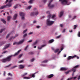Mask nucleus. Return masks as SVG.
<instances>
[{
    "label": "nucleus",
    "instance_id": "22",
    "mask_svg": "<svg viewBox=\"0 0 80 80\" xmlns=\"http://www.w3.org/2000/svg\"><path fill=\"white\" fill-rule=\"evenodd\" d=\"M20 15L22 17H24L25 16V14L23 12H21L20 13Z\"/></svg>",
    "mask_w": 80,
    "mask_h": 80
},
{
    "label": "nucleus",
    "instance_id": "46",
    "mask_svg": "<svg viewBox=\"0 0 80 80\" xmlns=\"http://www.w3.org/2000/svg\"><path fill=\"white\" fill-rule=\"evenodd\" d=\"M10 34H8L6 36V38H8L9 37V36H10Z\"/></svg>",
    "mask_w": 80,
    "mask_h": 80
},
{
    "label": "nucleus",
    "instance_id": "30",
    "mask_svg": "<svg viewBox=\"0 0 80 80\" xmlns=\"http://www.w3.org/2000/svg\"><path fill=\"white\" fill-rule=\"evenodd\" d=\"M12 79H13L12 78L10 77H8L6 78V80H12Z\"/></svg>",
    "mask_w": 80,
    "mask_h": 80
},
{
    "label": "nucleus",
    "instance_id": "24",
    "mask_svg": "<svg viewBox=\"0 0 80 80\" xmlns=\"http://www.w3.org/2000/svg\"><path fill=\"white\" fill-rule=\"evenodd\" d=\"M11 18V16H8L7 17V21H10V19Z\"/></svg>",
    "mask_w": 80,
    "mask_h": 80
},
{
    "label": "nucleus",
    "instance_id": "12",
    "mask_svg": "<svg viewBox=\"0 0 80 80\" xmlns=\"http://www.w3.org/2000/svg\"><path fill=\"white\" fill-rule=\"evenodd\" d=\"M24 67H25V66L23 65L20 64L19 65V69H23V68H24Z\"/></svg>",
    "mask_w": 80,
    "mask_h": 80
},
{
    "label": "nucleus",
    "instance_id": "2",
    "mask_svg": "<svg viewBox=\"0 0 80 80\" xmlns=\"http://www.w3.org/2000/svg\"><path fill=\"white\" fill-rule=\"evenodd\" d=\"M34 12H32L31 13L30 15L31 17L34 16H37L38 15L39 12H38V10L36 8H34L33 10Z\"/></svg>",
    "mask_w": 80,
    "mask_h": 80
},
{
    "label": "nucleus",
    "instance_id": "50",
    "mask_svg": "<svg viewBox=\"0 0 80 80\" xmlns=\"http://www.w3.org/2000/svg\"><path fill=\"white\" fill-rule=\"evenodd\" d=\"M51 17L52 15L51 14H49V16H48V18H50Z\"/></svg>",
    "mask_w": 80,
    "mask_h": 80
},
{
    "label": "nucleus",
    "instance_id": "23",
    "mask_svg": "<svg viewBox=\"0 0 80 80\" xmlns=\"http://www.w3.org/2000/svg\"><path fill=\"white\" fill-rule=\"evenodd\" d=\"M10 47V44H7L6 47H5L3 48L4 50H5V49H6V48H8V47Z\"/></svg>",
    "mask_w": 80,
    "mask_h": 80
},
{
    "label": "nucleus",
    "instance_id": "52",
    "mask_svg": "<svg viewBox=\"0 0 80 80\" xmlns=\"http://www.w3.org/2000/svg\"><path fill=\"white\" fill-rule=\"evenodd\" d=\"M12 1H13V0H10L9 1V2L8 3H9L11 4V2H12Z\"/></svg>",
    "mask_w": 80,
    "mask_h": 80
},
{
    "label": "nucleus",
    "instance_id": "25",
    "mask_svg": "<svg viewBox=\"0 0 80 80\" xmlns=\"http://www.w3.org/2000/svg\"><path fill=\"white\" fill-rule=\"evenodd\" d=\"M27 74H28L27 73H25L24 74H22L21 75V77H23L25 76H26V75H27Z\"/></svg>",
    "mask_w": 80,
    "mask_h": 80
},
{
    "label": "nucleus",
    "instance_id": "1",
    "mask_svg": "<svg viewBox=\"0 0 80 80\" xmlns=\"http://www.w3.org/2000/svg\"><path fill=\"white\" fill-rule=\"evenodd\" d=\"M21 51V50H19L18 52H16L13 55H11L10 56H9L8 57L5 59H2V62L3 63H5L6 62H10L12 60V57H15V56H16V55H18V54L20 53V52Z\"/></svg>",
    "mask_w": 80,
    "mask_h": 80
},
{
    "label": "nucleus",
    "instance_id": "64",
    "mask_svg": "<svg viewBox=\"0 0 80 80\" xmlns=\"http://www.w3.org/2000/svg\"><path fill=\"white\" fill-rule=\"evenodd\" d=\"M5 72L4 71L3 75H4V76H5Z\"/></svg>",
    "mask_w": 80,
    "mask_h": 80
},
{
    "label": "nucleus",
    "instance_id": "20",
    "mask_svg": "<svg viewBox=\"0 0 80 80\" xmlns=\"http://www.w3.org/2000/svg\"><path fill=\"white\" fill-rule=\"evenodd\" d=\"M38 42V40H36L35 42H34V43L32 44V46H34V45H36Z\"/></svg>",
    "mask_w": 80,
    "mask_h": 80
},
{
    "label": "nucleus",
    "instance_id": "28",
    "mask_svg": "<svg viewBox=\"0 0 80 80\" xmlns=\"http://www.w3.org/2000/svg\"><path fill=\"white\" fill-rule=\"evenodd\" d=\"M31 7L32 6H28L27 8H26V10H30V9L31 8Z\"/></svg>",
    "mask_w": 80,
    "mask_h": 80
},
{
    "label": "nucleus",
    "instance_id": "34",
    "mask_svg": "<svg viewBox=\"0 0 80 80\" xmlns=\"http://www.w3.org/2000/svg\"><path fill=\"white\" fill-rule=\"evenodd\" d=\"M28 45H27L26 46L25 48L24 49V50H25V51H26V50L27 49V48H28Z\"/></svg>",
    "mask_w": 80,
    "mask_h": 80
},
{
    "label": "nucleus",
    "instance_id": "4",
    "mask_svg": "<svg viewBox=\"0 0 80 80\" xmlns=\"http://www.w3.org/2000/svg\"><path fill=\"white\" fill-rule=\"evenodd\" d=\"M54 22V21H50V18H49L47 19L46 23L48 26H50L51 25H52V24H53Z\"/></svg>",
    "mask_w": 80,
    "mask_h": 80
},
{
    "label": "nucleus",
    "instance_id": "35",
    "mask_svg": "<svg viewBox=\"0 0 80 80\" xmlns=\"http://www.w3.org/2000/svg\"><path fill=\"white\" fill-rule=\"evenodd\" d=\"M48 62V60H45L42 61V63H47Z\"/></svg>",
    "mask_w": 80,
    "mask_h": 80
},
{
    "label": "nucleus",
    "instance_id": "36",
    "mask_svg": "<svg viewBox=\"0 0 80 80\" xmlns=\"http://www.w3.org/2000/svg\"><path fill=\"white\" fill-rule=\"evenodd\" d=\"M18 8V5H16V6L13 7V8H14V9H16V8Z\"/></svg>",
    "mask_w": 80,
    "mask_h": 80
},
{
    "label": "nucleus",
    "instance_id": "56",
    "mask_svg": "<svg viewBox=\"0 0 80 80\" xmlns=\"http://www.w3.org/2000/svg\"><path fill=\"white\" fill-rule=\"evenodd\" d=\"M47 0H43V2L44 3H45L47 2Z\"/></svg>",
    "mask_w": 80,
    "mask_h": 80
},
{
    "label": "nucleus",
    "instance_id": "49",
    "mask_svg": "<svg viewBox=\"0 0 80 80\" xmlns=\"http://www.w3.org/2000/svg\"><path fill=\"white\" fill-rule=\"evenodd\" d=\"M8 75L9 76V75H10L11 77H12V74H11L10 73H8Z\"/></svg>",
    "mask_w": 80,
    "mask_h": 80
},
{
    "label": "nucleus",
    "instance_id": "15",
    "mask_svg": "<svg viewBox=\"0 0 80 80\" xmlns=\"http://www.w3.org/2000/svg\"><path fill=\"white\" fill-rule=\"evenodd\" d=\"M46 45H43L41 46V47L40 48V47H38V50H41L42 48V47H45L46 46Z\"/></svg>",
    "mask_w": 80,
    "mask_h": 80
},
{
    "label": "nucleus",
    "instance_id": "6",
    "mask_svg": "<svg viewBox=\"0 0 80 80\" xmlns=\"http://www.w3.org/2000/svg\"><path fill=\"white\" fill-rule=\"evenodd\" d=\"M78 67H79V65H77L74 66L72 69H71V71L73 72H76V70H77V69Z\"/></svg>",
    "mask_w": 80,
    "mask_h": 80
},
{
    "label": "nucleus",
    "instance_id": "11",
    "mask_svg": "<svg viewBox=\"0 0 80 80\" xmlns=\"http://www.w3.org/2000/svg\"><path fill=\"white\" fill-rule=\"evenodd\" d=\"M77 57V55H75L73 56H69L68 57L67 59H68V60H70V59H73V58H75V57Z\"/></svg>",
    "mask_w": 80,
    "mask_h": 80
},
{
    "label": "nucleus",
    "instance_id": "31",
    "mask_svg": "<svg viewBox=\"0 0 80 80\" xmlns=\"http://www.w3.org/2000/svg\"><path fill=\"white\" fill-rule=\"evenodd\" d=\"M15 38V36H12L10 38V40H11L12 39H14V38Z\"/></svg>",
    "mask_w": 80,
    "mask_h": 80
},
{
    "label": "nucleus",
    "instance_id": "41",
    "mask_svg": "<svg viewBox=\"0 0 80 80\" xmlns=\"http://www.w3.org/2000/svg\"><path fill=\"white\" fill-rule=\"evenodd\" d=\"M27 29H26L25 30H24L22 32V33H23V34H24V33H26V32H27Z\"/></svg>",
    "mask_w": 80,
    "mask_h": 80
},
{
    "label": "nucleus",
    "instance_id": "60",
    "mask_svg": "<svg viewBox=\"0 0 80 80\" xmlns=\"http://www.w3.org/2000/svg\"><path fill=\"white\" fill-rule=\"evenodd\" d=\"M36 28H40V26H36Z\"/></svg>",
    "mask_w": 80,
    "mask_h": 80
},
{
    "label": "nucleus",
    "instance_id": "16",
    "mask_svg": "<svg viewBox=\"0 0 80 80\" xmlns=\"http://www.w3.org/2000/svg\"><path fill=\"white\" fill-rule=\"evenodd\" d=\"M6 43V42L5 41H2V42H0V46H2V45H3V44H5Z\"/></svg>",
    "mask_w": 80,
    "mask_h": 80
},
{
    "label": "nucleus",
    "instance_id": "43",
    "mask_svg": "<svg viewBox=\"0 0 80 80\" xmlns=\"http://www.w3.org/2000/svg\"><path fill=\"white\" fill-rule=\"evenodd\" d=\"M78 36L79 37H80V31H79L78 32Z\"/></svg>",
    "mask_w": 80,
    "mask_h": 80
},
{
    "label": "nucleus",
    "instance_id": "37",
    "mask_svg": "<svg viewBox=\"0 0 80 80\" xmlns=\"http://www.w3.org/2000/svg\"><path fill=\"white\" fill-rule=\"evenodd\" d=\"M64 47V46L63 45H62V48L61 49V51L63 50V49Z\"/></svg>",
    "mask_w": 80,
    "mask_h": 80
},
{
    "label": "nucleus",
    "instance_id": "51",
    "mask_svg": "<svg viewBox=\"0 0 80 80\" xmlns=\"http://www.w3.org/2000/svg\"><path fill=\"white\" fill-rule=\"evenodd\" d=\"M15 67H17V66H14L13 67L11 68H15Z\"/></svg>",
    "mask_w": 80,
    "mask_h": 80
},
{
    "label": "nucleus",
    "instance_id": "48",
    "mask_svg": "<svg viewBox=\"0 0 80 80\" xmlns=\"http://www.w3.org/2000/svg\"><path fill=\"white\" fill-rule=\"evenodd\" d=\"M46 13L47 14V15H50V12H49V11H47Z\"/></svg>",
    "mask_w": 80,
    "mask_h": 80
},
{
    "label": "nucleus",
    "instance_id": "32",
    "mask_svg": "<svg viewBox=\"0 0 80 80\" xmlns=\"http://www.w3.org/2000/svg\"><path fill=\"white\" fill-rule=\"evenodd\" d=\"M27 34L25 33L23 35V38H25V37H27Z\"/></svg>",
    "mask_w": 80,
    "mask_h": 80
},
{
    "label": "nucleus",
    "instance_id": "5",
    "mask_svg": "<svg viewBox=\"0 0 80 80\" xmlns=\"http://www.w3.org/2000/svg\"><path fill=\"white\" fill-rule=\"evenodd\" d=\"M25 41V39H22L20 42H15L13 43V45H20L21 43Z\"/></svg>",
    "mask_w": 80,
    "mask_h": 80
},
{
    "label": "nucleus",
    "instance_id": "27",
    "mask_svg": "<svg viewBox=\"0 0 80 80\" xmlns=\"http://www.w3.org/2000/svg\"><path fill=\"white\" fill-rule=\"evenodd\" d=\"M5 29H2L0 30V33H2L4 31Z\"/></svg>",
    "mask_w": 80,
    "mask_h": 80
},
{
    "label": "nucleus",
    "instance_id": "19",
    "mask_svg": "<svg viewBox=\"0 0 80 80\" xmlns=\"http://www.w3.org/2000/svg\"><path fill=\"white\" fill-rule=\"evenodd\" d=\"M53 76H54V75L53 74H50L48 76V77L49 78H52V77H53Z\"/></svg>",
    "mask_w": 80,
    "mask_h": 80
},
{
    "label": "nucleus",
    "instance_id": "53",
    "mask_svg": "<svg viewBox=\"0 0 80 80\" xmlns=\"http://www.w3.org/2000/svg\"><path fill=\"white\" fill-rule=\"evenodd\" d=\"M9 0H6V2H5V4H7L8 3V2Z\"/></svg>",
    "mask_w": 80,
    "mask_h": 80
},
{
    "label": "nucleus",
    "instance_id": "62",
    "mask_svg": "<svg viewBox=\"0 0 80 80\" xmlns=\"http://www.w3.org/2000/svg\"><path fill=\"white\" fill-rule=\"evenodd\" d=\"M18 35L16 34L15 35V37L16 38V37H18Z\"/></svg>",
    "mask_w": 80,
    "mask_h": 80
},
{
    "label": "nucleus",
    "instance_id": "9",
    "mask_svg": "<svg viewBox=\"0 0 80 80\" xmlns=\"http://www.w3.org/2000/svg\"><path fill=\"white\" fill-rule=\"evenodd\" d=\"M35 73L33 74L32 75V76L30 75L28 77H24L23 78L24 79H30V78H31L32 77H33V78H34L35 77Z\"/></svg>",
    "mask_w": 80,
    "mask_h": 80
},
{
    "label": "nucleus",
    "instance_id": "17",
    "mask_svg": "<svg viewBox=\"0 0 80 80\" xmlns=\"http://www.w3.org/2000/svg\"><path fill=\"white\" fill-rule=\"evenodd\" d=\"M73 78L74 79H76L77 78V77H71L69 78H68L67 80H72V79H73Z\"/></svg>",
    "mask_w": 80,
    "mask_h": 80
},
{
    "label": "nucleus",
    "instance_id": "59",
    "mask_svg": "<svg viewBox=\"0 0 80 80\" xmlns=\"http://www.w3.org/2000/svg\"><path fill=\"white\" fill-rule=\"evenodd\" d=\"M22 20H24V19H25V18H24V16H22Z\"/></svg>",
    "mask_w": 80,
    "mask_h": 80
},
{
    "label": "nucleus",
    "instance_id": "55",
    "mask_svg": "<svg viewBox=\"0 0 80 80\" xmlns=\"http://www.w3.org/2000/svg\"><path fill=\"white\" fill-rule=\"evenodd\" d=\"M60 37H61V35H59L58 36H57V38H60Z\"/></svg>",
    "mask_w": 80,
    "mask_h": 80
},
{
    "label": "nucleus",
    "instance_id": "7",
    "mask_svg": "<svg viewBox=\"0 0 80 80\" xmlns=\"http://www.w3.org/2000/svg\"><path fill=\"white\" fill-rule=\"evenodd\" d=\"M59 1L61 2V3L62 4V5H66L67 3H68V1H67L66 0H59Z\"/></svg>",
    "mask_w": 80,
    "mask_h": 80
},
{
    "label": "nucleus",
    "instance_id": "47",
    "mask_svg": "<svg viewBox=\"0 0 80 80\" xmlns=\"http://www.w3.org/2000/svg\"><path fill=\"white\" fill-rule=\"evenodd\" d=\"M35 23H37V21H36L35 20L33 21V24H35Z\"/></svg>",
    "mask_w": 80,
    "mask_h": 80
},
{
    "label": "nucleus",
    "instance_id": "45",
    "mask_svg": "<svg viewBox=\"0 0 80 80\" xmlns=\"http://www.w3.org/2000/svg\"><path fill=\"white\" fill-rule=\"evenodd\" d=\"M77 27V26L76 25H74V28H73V29H74V30H75Z\"/></svg>",
    "mask_w": 80,
    "mask_h": 80
},
{
    "label": "nucleus",
    "instance_id": "21",
    "mask_svg": "<svg viewBox=\"0 0 80 80\" xmlns=\"http://www.w3.org/2000/svg\"><path fill=\"white\" fill-rule=\"evenodd\" d=\"M53 42H54V40L51 39L48 41V43H53Z\"/></svg>",
    "mask_w": 80,
    "mask_h": 80
},
{
    "label": "nucleus",
    "instance_id": "3",
    "mask_svg": "<svg viewBox=\"0 0 80 80\" xmlns=\"http://www.w3.org/2000/svg\"><path fill=\"white\" fill-rule=\"evenodd\" d=\"M11 6V4L9 3H8L5 5L2 6L0 7V10H2V9H3V8H9V7H10Z\"/></svg>",
    "mask_w": 80,
    "mask_h": 80
},
{
    "label": "nucleus",
    "instance_id": "10",
    "mask_svg": "<svg viewBox=\"0 0 80 80\" xmlns=\"http://www.w3.org/2000/svg\"><path fill=\"white\" fill-rule=\"evenodd\" d=\"M64 13V11H61L59 13V18H61V17H62L63 15V13Z\"/></svg>",
    "mask_w": 80,
    "mask_h": 80
},
{
    "label": "nucleus",
    "instance_id": "18",
    "mask_svg": "<svg viewBox=\"0 0 80 80\" xmlns=\"http://www.w3.org/2000/svg\"><path fill=\"white\" fill-rule=\"evenodd\" d=\"M1 21L4 24H6V23H7V22H6V21H5V19H1Z\"/></svg>",
    "mask_w": 80,
    "mask_h": 80
},
{
    "label": "nucleus",
    "instance_id": "42",
    "mask_svg": "<svg viewBox=\"0 0 80 80\" xmlns=\"http://www.w3.org/2000/svg\"><path fill=\"white\" fill-rule=\"evenodd\" d=\"M24 62V60H21V61L19 62V63H22V62Z\"/></svg>",
    "mask_w": 80,
    "mask_h": 80
},
{
    "label": "nucleus",
    "instance_id": "58",
    "mask_svg": "<svg viewBox=\"0 0 80 80\" xmlns=\"http://www.w3.org/2000/svg\"><path fill=\"white\" fill-rule=\"evenodd\" d=\"M6 52H7V51H4L2 53V54H3V53H6Z\"/></svg>",
    "mask_w": 80,
    "mask_h": 80
},
{
    "label": "nucleus",
    "instance_id": "8",
    "mask_svg": "<svg viewBox=\"0 0 80 80\" xmlns=\"http://www.w3.org/2000/svg\"><path fill=\"white\" fill-rule=\"evenodd\" d=\"M53 0H51L49 2V4L48 5V7H49V8H53L54 7H55V5H50V4L51 3H52V2H53Z\"/></svg>",
    "mask_w": 80,
    "mask_h": 80
},
{
    "label": "nucleus",
    "instance_id": "33",
    "mask_svg": "<svg viewBox=\"0 0 80 80\" xmlns=\"http://www.w3.org/2000/svg\"><path fill=\"white\" fill-rule=\"evenodd\" d=\"M69 72H70V71L69 70L67 72H65V73L66 75H68L69 73Z\"/></svg>",
    "mask_w": 80,
    "mask_h": 80
},
{
    "label": "nucleus",
    "instance_id": "61",
    "mask_svg": "<svg viewBox=\"0 0 80 80\" xmlns=\"http://www.w3.org/2000/svg\"><path fill=\"white\" fill-rule=\"evenodd\" d=\"M76 17H77L76 16H74L73 17V18H72V19L73 20V19H74V18H76Z\"/></svg>",
    "mask_w": 80,
    "mask_h": 80
},
{
    "label": "nucleus",
    "instance_id": "14",
    "mask_svg": "<svg viewBox=\"0 0 80 80\" xmlns=\"http://www.w3.org/2000/svg\"><path fill=\"white\" fill-rule=\"evenodd\" d=\"M18 16V15H17V14H15V15H14L13 16V20H16L17 17Z\"/></svg>",
    "mask_w": 80,
    "mask_h": 80
},
{
    "label": "nucleus",
    "instance_id": "39",
    "mask_svg": "<svg viewBox=\"0 0 80 80\" xmlns=\"http://www.w3.org/2000/svg\"><path fill=\"white\" fill-rule=\"evenodd\" d=\"M58 50H59V49H56L55 51H54L55 53H57V52H58Z\"/></svg>",
    "mask_w": 80,
    "mask_h": 80
},
{
    "label": "nucleus",
    "instance_id": "13",
    "mask_svg": "<svg viewBox=\"0 0 80 80\" xmlns=\"http://www.w3.org/2000/svg\"><path fill=\"white\" fill-rule=\"evenodd\" d=\"M67 70V68H61L60 69L61 71H66Z\"/></svg>",
    "mask_w": 80,
    "mask_h": 80
},
{
    "label": "nucleus",
    "instance_id": "38",
    "mask_svg": "<svg viewBox=\"0 0 80 80\" xmlns=\"http://www.w3.org/2000/svg\"><path fill=\"white\" fill-rule=\"evenodd\" d=\"M23 55V54H21L20 55L18 56V58H21Z\"/></svg>",
    "mask_w": 80,
    "mask_h": 80
},
{
    "label": "nucleus",
    "instance_id": "29",
    "mask_svg": "<svg viewBox=\"0 0 80 80\" xmlns=\"http://www.w3.org/2000/svg\"><path fill=\"white\" fill-rule=\"evenodd\" d=\"M33 0H30L28 2V3H29L31 4V3H33Z\"/></svg>",
    "mask_w": 80,
    "mask_h": 80
},
{
    "label": "nucleus",
    "instance_id": "63",
    "mask_svg": "<svg viewBox=\"0 0 80 80\" xmlns=\"http://www.w3.org/2000/svg\"><path fill=\"white\" fill-rule=\"evenodd\" d=\"M65 32V29H64L62 31V33H63V32Z\"/></svg>",
    "mask_w": 80,
    "mask_h": 80
},
{
    "label": "nucleus",
    "instance_id": "26",
    "mask_svg": "<svg viewBox=\"0 0 80 80\" xmlns=\"http://www.w3.org/2000/svg\"><path fill=\"white\" fill-rule=\"evenodd\" d=\"M28 53V55H33V53H34L32 52H29Z\"/></svg>",
    "mask_w": 80,
    "mask_h": 80
},
{
    "label": "nucleus",
    "instance_id": "40",
    "mask_svg": "<svg viewBox=\"0 0 80 80\" xmlns=\"http://www.w3.org/2000/svg\"><path fill=\"white\" fill-rule=\"evenodd\" d=\"M55 16H56V15L55 14L52 15V18H54L55 17Z\"/></svg>",
    "mask_w": 80,
    "mask_h": 80
},
{
    "label": "nucleus",
    "instance_id": "44",
    "mask_svg": "<svg viewBox=\"0 0 80 80\" xmlns=\"http://www.w3.org/2000/svg\"><path fill=\"white\" fill-rule=\"evenodd\" d=\"M31 62H33V61H34V60H35V59H34V58H32V59H31Z\"/></svg>",
    "mask_w": 80,
    "mask_h": 80
},
{
    "label": "nucleus",
    "instance_id": "54",
    "mask_svg": "<svg viewBox=\"0 0 80 80\" xmlns=\"http://www.w3.org/2000/svg\"><path fill=\"white\" fill-rule=\"evenodd\" d=\"M32 42V40H29L28 41V43Z\"/></svg>",
    "mask_w": 80,
    "mask_h": 80
},
{
    "label": "nucleus",
    "instance_id": "57",
    "mask_svg": "<svg viewBox=\"0 0 80 80\" xmlns=\"http://www.w3.org/2000/svg\"><path fill=\"white\" fill-rule=\"evenodd\" d=\"M71 17H72V16L71 15H68V18H71Z\"/></svg>",
    "mask_w": 80,
    "mask_h": 80
}]
</instances>
